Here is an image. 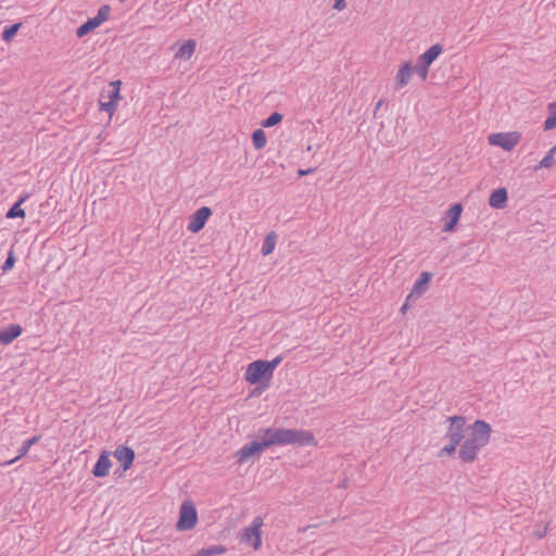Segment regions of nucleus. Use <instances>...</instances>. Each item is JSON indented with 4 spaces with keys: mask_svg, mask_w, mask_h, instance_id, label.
Returning a JSON list of instances; mask_svg holds the SVG:
<instances>
[{
    "mask_svg": "<svg viewBox=\"0 0 556 556\" xmlns=\"http://www.w3.org/2000/svg\"><path fill=\"white\" fill-rule=\"evenodd\" d=\"M283 116L279 112H273L267 118L262 121L261 125L265 128H269L278 125L282 121Z\"/></svg>",
    "mask_w": 556,
    "mask_h": 556,
    "instance_id": "nucleus-27",
    "label": "nucleus"
},
{
    "mask_svg": "<svg viewBox=\"0 0 556 556\" xmlns=\"http://www.w3.org/2000/svg\"><path fill=\"white\" fill-rule=\"evenodd\" d=\"M432 278V274L429 271H422L418 279L415 281L410 293L408 294L406 301L410 299H418L427 289L428 285Z\"/></svg>",
    "mask_w": 556,
    "mask_h": 556,
    "instance_id": "nucleus-12",
    "label": "nucleus"
},
{
    "mask_svg": "<svg viewBox=\"0 0 556 556\" xmlns=\"http://www.w3.org/2000/svg\"><path fill=\"white\" fill-rule=\"evenodd\" d=\"M252 142L255 149L261 150L266 146V135L263 129H256L252 134Z\"/></svg>",
    "mask_w": 556,
    "mask_h": 556,
    "instance_id": "nucleus-26",
    "label": "nucleus"
},
{
    "mask_svg": "<svg viewBox=\"0 0 556 556\" xmlns=\"http://www.w3.org/2000/svg\"><path fill=\"white\" fill-rule=\"evenodd\" d=\"M556 153H552V149L547 152V154L541 160L540 164L535 166V169L540 168H551L555 164L554 155Z\"/></svg>",
    "mask_w": 556,
    "mask_h": 556,
    "instance_id": "nucleus-28",
    "label": "nucleus"
},
{
    "mask_svg": "<svg viewBox=\"0 0 556 556\" xmlns=\"http://www.w3.org/2000/svg\"><path fill=\"white\" fill-rule=\"evenodd\" d=\"M470 430L471 432L467 439L471 443L477 444L481 448L489 443L492 429L486 421L482 419H477L471 425Z\"/></svg>",
    "mask_w": 556,
    "mask_h": 556,
    "instance_id": "nucleus-5",
    "label": "nucleus"
},
{
    "mask_svg": "<svg viewBox=\"0 0 556 556\" xmlns=\"http://www.w3.org/2000/svg\"><path fill=\"white\" fill-rule=\"evenodd\" d=\"M407 309V302L403 304V306L401 307V311L402 312H405Z\"/></svg>",
    "mask_w": 556,
    "mask_h": 556,
    "instance_id": "nucleus-38",
    "label": "nucleus"
},
{
    "mask_svg": "<svg viewBox=\"0 0 556 556\" xmlns=\"http://www.w3.org/2000/svg\"><path fill=\"white\" fill-rule=\"evenodd\" d=\"M100 25L98 24V22L94 20V17H91V18H88L85 23H83L76 30V36L78 38H81L84 36H86L87 34H89L90 31H92L93 29H96L97 27H99Z\"/></svg>",
    "mask_w": 556,
    "mask_h": 556,
    "instance_id": "nucleus-23",
    "label": "nucleus"
},
{
    "mask_svg": "<svg viewBox=\"0 0 556 556\" xmlns=\"http://www.w3.org/2000/svg\"><path fill=\"white\" fill-rule=\"evenodd\" d=\"M110 85H111L112 89L110 90L109 99L116 103V101L121 98L119 97L121 80L112 81Z\"/></svg>",
    "mask_w": 556,
    "mask_h": 556,
    "instance_id": "nucleus-30",
    "label": "nucleus"
},
{
    "mask_svg": "<svg viewBox=\"0 0 556 556\" xmlns=\"http://www.w3.org/2000/svg\"><path fill=\"white\" fill-rule=\"evenodd\" d=\"M450 426L446 431V438L454 443H460L464 439L466 418L464 416H452L446 419Z\"/></svg>",
    "mask_w": 556,
    "mask_h": 556,
    "instance_id": "nucleus-7",
    "label": "nucleus"
},
{
    "mask_svg": "<svg viewBox=\"0 0 556 556\" xmlns=\"http://www.w3.org/2000/svg\"><path fill=\"white\" fill-rule=\"evenodd\" d=\"M382 103H383V101H382V100H380V101L376 104L375 110H376V111H377V110H379V109H380V106L382 105Z\"/></svg>",
    "mask_w": 556,
    "mask_h": 556,
    "instance_id": "nucleus-37",
    "label": "nucleus"
},
{
    "mask_svg": "<svg viewBox=\"0 0 556 556\" xmlns=\"http://www.w3.org/2000/svg\"><path fill=\"white\" fill-rule=\"evenodd\" d=\"M260 439L244 444L235 453L238 464L247 463L251 457L258 456L264 450L274 445H316L314 434L308 430L286 429V428H263L260 431Z\"/></svg>",
    "mask_w": 556,
    "mask_h": 556,
    "instance_id": "nucleus-1",
    "label": "nucleus"
},
{
    "mask_svg": "<svg viewBox=\"0 0 556 556\" xmlns=\"http://www.w3.org/2000/svg\"><path fill=\"white\" fill-rule=\"evenodd\" d=\"M22 27V23H14L10 26L4 27L1 34V38L5 42H11L16 36L17 31Z\"/></svg>",
    "mask_w": 556,
    "mask_h": 556,
    "instance_id": "nucleus-24",
    "label": "nucleus"
},
{
    "mask_svg": "<svg viewBox=\"0 0 556 556\" xmlns=\"http://www.w3.org/2000/svg\"><path fill=\"white\" fill-rule=\"evenodd\" d=\"M276 242L277 235L274 231L269 232L263 241V245L261 249L262 254L264 256L269 255L274 251Z\"/></svg>",
    "mask_w": 556,
    "mask_h": 556,
    "instance_id": "nucleus-21",
    "label": "nucleus"
},
{
    "mask_svg": "<svg viewBox=\"0 0 556 556\" xmlns=\"http://www.w3.org/2000/svg\"><path fill=\"white\" fill-rule=\"evenodd\" d=\"M23 332V328L18 324L9 325L5 328L0 329V342L2 344H10Z\"/></svg>",
    "mask_w": 556,
    "mask_h": 556,
    "instance_id": "nucleus-16",
    "label": "nucleus"
},
{
    "mask_svg": "<svg viewBox=\"0 0 556 556\" xmlns=\"http://www.w3.org/2000/svg\"><path fill=\"white\" fill-rule=\"evenodd\" d=\"M212 210L208 206H202L198 208L191 216V220L188 224V230L195 233L202 230L212 216Z\"/></svg>",
    "mask_w": 556,
    "mask_h": 556,
    "instance_id": "nucleus-9",
    "label": "nucleus"
},
{
    "mask_svg": "<svg viewBox=\"0 0 556 556\" xmlns=\"http://www.w3.org/2000/svg\"><path fill=\"white\" fill-rule=\"evenodd\" d=\"M442 51L443 47L440 43H435L417 58L416 64L413 67L422 81L427 80L430 65Z\"/></svg>",
    "mask_w": 556,
    "mask_h": 556,
    "instance_id": "nucleus-3",
    "label": "nucleus"
},
{
    "mask_svg": "<svg viewBox=\"0 0 556 556\" xmlns=\"http://www.w3.org/2000/svg\"><path fill=\"white\" fill-rule=\"evenodd\" d=\"M110 12H111L110 5L103 4L98 10V13L94 16V20L98 22L99 25H101L103 22H105L109 18Z\"/></svg>",
    "mask_w": 556,
    "mask_h": 556,
    "instance_id": "nucleus-29",
    "label": "nucleus"
},
{
    "mask_svg": "<svg viewBox=\"0 0 556 556\" xmlns=\"http://www.w3.org/2000/svg\"><path fill=\"white\" fill-rule=\"evenodd\" d=\"M263 518L257 516L253 519L251 526L243 529L241 541L257 549L262 545V531Z\"/></svg>",
    "mask_w": 556,
    "mask_h": 556,
    "instance_id": "nucleus-6",
    "label": "nucleus"
},
{
    "mask_svg": "<svg viewBox=\"0 0 556 556\" xmlns=\"http://www.w3.org/2000/svg\"><path fill=\"white\" fill-rule=\"evenodd\" d=\"M281 356H277L273 361H265V364L267 365V368L271 375L274 374L275 368L281 363Z\"/></svg>",
    "mask_w": 556,
    "mask_h": 556,
    "instance_id": "nucleus-33",
    "label": "nucleus"
},
{
    "mask_svg": "<svg viewBox=\"0 0 556 556\" xmlns=\"http://www.w3.org/2000/svg\"><path fill=\"white\" fill-rule=\"evenodd\" d=\"M548 117L544 122V130H552L556 128V101L547 105Z\"/></svg>",
    "mask_w": 556,
    "mask_h": 556,
    "instance_id": "nucleus-22",
    "label": "nucleus"
},
{
    "mask_svg": "<svg viewBox=\"0 0 556 556\" xmlns=\"http://www.w3.org/2000/svg\"><path fill=\"white\" fill-rule=\"evenodd\" d=\"M459 444L458 443H454L452 441H450V443L447 445H445L440 452H439V456H442L444 454L446 455H452L456 452V447L458 446Z\"/></svg>",
    "mask_w": 556,
    "mask_h": 556,
    "instance_id": "nucleus-32",
    "label": "nucleus"
},
{
    "mask_svg": "<svg viewBox=\"0 0 556 556\" xmlns=\"http://www.w3.org/2000/svg\"><path fill=\"white\" fill-rule=\"evenodd\" d=\"M462 212H463V206L460 203H456V204L452 205L446 211L447 222L444 225V228H443L444 231H453L454 230L455 226L457 225V223L460 218Z\"/></svg>",
    "mask_w": 556,
    "mask_h": 556,
    "instance_id": "nucleus-17",
    "label": "nucleus"
},
{
    "mask_svg": "<svg viewBox=\"0 0 556 556\" xmlns=\"http://www.w3.org/2000/svg\"><path fill=\"white\" fill-rule=\"evenodd\" d=\"M273 375L269 372L265 361L257 359L248 365L244 379L251 384H261L267 388Z\"/></svg>",
    "mask_w": 556,
    "mask_h": 556,
    "instance_id": "nucleus-2",
    "label": "nucleus"
},
{
    "mask_svg": "<svg viewBox=\"0 0 556 556\" xmlns=\"http://www.w3.org/2000/svg\"><path fill=\"white\" fill-rule=\"evenodd\" d=\"M101 110L108 112L109 114H113L116 109V103L114 101L101 102Z\"/></svg>",
    "mask_w": 556,
    "mask_h": 556,
    "instance_id": "nucleus-34",
    "label": "nucleus"
},
{
    "mask_svg": "<svg viewBox=\"0 0 556 556\" xmlns=\"http://www.w3.org/2000/svg\"><path fill=\"white\" fill-rule=\"evenodd\" d=\"M346 8L345 0H333L332 9L336 11H343Z\"/></svg>",
    "mask_w": 556,
    "mask_h": 556,
    "instance_id": "nucleus-35",
    "label": "nucleus"
},
{
    "mask_svg": "<svg viewBox=\"0 0 556 556\" xmlns=\"http://www.w3.org/2000/svg\"><path fill=\"white\" fill-rule=\"evenodd\" d=\"M114 457L121 463L123 470H128L135 460L134 450L126 445H119L113 453Z\"/></svg>",
    "mask_w": 556,
    "mask_h": 556,
    "instance_id": "nucleus-10",
    "label": "nucleus"
},
{
    "mask_svg": "<svg viewBox=\"0 0 556 556\" xmlns=\"http://www.w3.org/2000/svg\"><path fill=\"white\" fill-rule=\"evenodd\" d=\"M544 535H545V531L544 532L539 531V534H538L539 538H543Z\"/></svg>",
    "mask_w": 556,
    "mask_h": 556,
    "instance_id": "nucleus-39",
    "label": "nucleus"
},
{
    "mask_svg": "<svg viewBox=\"0 0 556 556\" xmlns=\"http://www.w3.org/2000/svg\"><path fill=\"white\" fill-rule=\"evenodd\" d=\"M413 73H415V70H414L412 63L404 62L400 66L399 72L396 74L394 89L400 90L403 87L407 86Z\"/></svg>",
    "mask_w": 556,
    "mask_h": 556,
    "instance_id": "nucleus-13",
    "label": "nucleus"
},
{
    "mask_svg": "<svg viewBox=\"0 0 556 556\" xmlns=\"http://www.w3.org/2000/svg\"><path fill=\"white\" fill-rule=\"evenodd\" d=\"M226 547L224 545H212L210 547L199 549L194 556H214L226 553Z\"/></svg>",
    "mask_w": 556,
    "mask_h": 556,
    "instance_id": "nucleus-25",
    "label": "nucleus"
},
{
    "mask_svg": "<svg viewBox=\"0 0 556 556\" xmlns=\"http://www.w3.org/2000/svg\"><path fill=\"white\" fill-rule=\"evenodd\" d=\"M480 450V446L471 443L468 439H466L460 445L458 455L464 463H472L477 458Z\"/></svg>",
    "mask_w": 556,
    "mask_h": 556,
    "instance_id": "nucleus-14",
    "label": "nucleus"
},
{
    "mask_svg": "<svg viewBox=\"0 0 556 556\" xmlns=\"http://www.w3.org/2000/svg\"><path fill=\"white\" fill-rule=\"evenodd\" d=\"M508 192L502 187L492 191L489 198V205L492 208L502 210L507 205Z\"/></svg>",
    "mask_w": 556,
    "mask_h": 556,
    "instance_id": "nucleus-15",
    "label": "nucleus"
},
{
    "mask_svg": "<svg viewBox=\"0 0 556 556\" xmlns=\"http://www.w3.org/2000/svg\"><path fill=\"white\" fill-rule=\"evenodd\" d=\"M119 2H125L126 0H118Z\"/></svg>",
    "mask_w": 556,
    "mask_h": 556,
    "instance_id": "nucleus-41",
    "label": "nucleus"
},
{
    "mask_svg": "<svg viewBox=\"0 0 556 556\" xmlns=\"http://www.w3.org/2000/svg\"><path fill=\"white\" fill-rule=\"evenodd\" d=\"M195 41L193 39L186 40L175 53V58L189 60L195 51Z\"/></svg>",
    "mask_w": 556,
    "mask_h": 556,
    "instance_id": "nucleus-18",
    "label": "nucleus"
},
{
    "mask_svg": "<svg viewBox=\"0 0 556 556\" xmlns=\"http://www.w3.org/2000/svg\"><path fill=\"white\" fill-rule=\"evenodd\" d=\"M197 522L198 513L193 502L184 501L179 509V517L176 523V529L179 531L191 530L195 527Z\"/></svg>",
    "mask_w": 556,
    "mask_h": 556,
    "instance_id": "nucleus-4",
    "label": "nucleus"
},
{
    "mask_svg": "<svg viewBox=\"0 0 556 556\" xmlns=\"http://www.w3.org/2000/svg\"><path fill=\"white\" fill-rule=\"evenodd\" d=\"M15 262H16L15 256L13 254V251L11 250L8 254L7 260L4 261V263L1 267L2 271L7 273L10 269H12L14 267Z\"/></svg>",
    "mask_w": 556,
    "mask_h": 556,
    "instance_id": "nucleus-31",
    "label": "nucleus"
},
{
    "mask_svg": "<svg viewBox=\"0 0 556 556\" xmlns=\"http://www.w3.org/2000/svg\"><path fill=\"white\" fill-rule=\"evenodd\" d=\"M314 170H315V168L299 169L298 174H299V176H304V175L313 173Z\"/></svg>",
    "mask_w": 556,
    "mask_h": 556,
    "instance_id": "nucleus-36",
    "label": "nucleus"
},
{
    "mask_svg": "<svg viewBox=\"0 0 556 556\" xmlns=\"http://www.w3.org/2000/svg\"><path fill=\"white\" fill-rule=\"evenodd\" d=\"M544 535H545V531L544 532L539 531V534H538L539 538H543Z\"/></svg>",
    "mask_w": 556,
    "mask_h": 556,
    "instance_id": "nucleus-40",
    "label": "nucleus"
},
{
    "mask_svg": "<svg viewBox=\"0 0 556 556\" xmlns=\"http://www.w3.org/2000/svg\"><path fill=\"white\" fill-rule=\"evenodd\" d=\"M110 455H111V453L108 451H103L100 454V456L91 471L96 478H104L109 475L110 468L112 466V463L110 460Z\"/></svg>",
    "mask_w": 556,
    "mask_h": 556,
    "instance_id": "nucleus-11",
    "label": "nucleus"
},
{
    "mask_svg": "<svg viewBox=\"0 0 556 556\" xmlns=\"http://www.w3.org/2000/svg\"><path fill=\"white\" fill-rule=\"evenodd\" d=\"M28 198V194L21 197L7 212V218L25 217V211L21 207L22 203Z\"/></svg>",
    "mask_w": 556,
    "mask_h": 556,
    "instance_id": "nucleus-19",
    "label": "nucleus"
},
{
    "mask_svg": "<svg viewBox=\"0 0 556 556\" xmlns=\"http://www.w3.org/2000/svg\"><path fill=\"white\" fill-rule=\"evenodd\" d=\"M520 136L516 132H498L489 136V142L492 146L501 147L505 151H510L519 142Z\"/></svg>",
    "mask_w": 556,
    "mask_h": 556,
    "instance_id": "nucleus-8",
    "label": "nucleus"
},
{
    "mask_svg": "<svg viewBox=\"0 0 556 556\" xmlns=\"http://www.w3.org/2000/svg\"><path fill=\"white\" fill-rule=\"evenodd\" d=\"M39 440H40V435H34V437H31V438H29V439L25 440V441L23 442V444L21 445V447L18 448V455H17L15 458H13L12 460L8 462L7 464H9V465H10V464H13V463H15L17 459H20L21 457L25 456V455L28 453L29 448H30L34 444H36Z\"/></svg>",
    "mask_w": 556,
    "mask_h": 556,
    "instance_id": "nucleus-20",
    "label": "nucleus"
}]
</instances>
